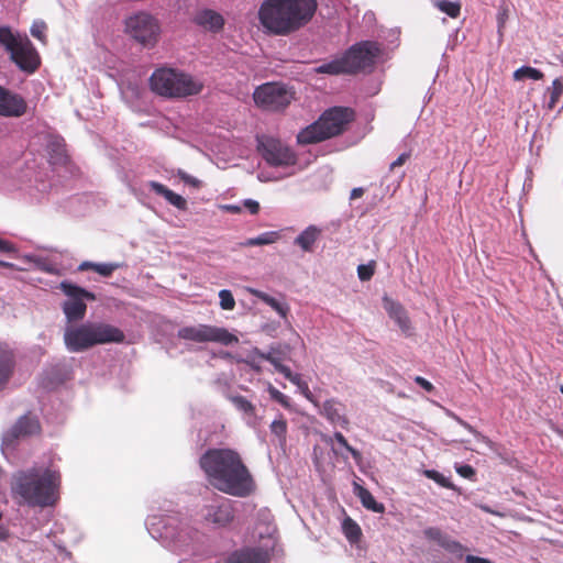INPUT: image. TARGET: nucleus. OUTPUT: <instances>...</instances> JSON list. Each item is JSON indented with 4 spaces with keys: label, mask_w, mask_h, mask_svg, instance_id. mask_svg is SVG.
<instances>
[{
    "label": "nucleus",
    "mask_w": 563,
    "mask_h": 563,
    "mask_svg": "<svg viewBox=\"0 0 563 563\" xmlns=\"http://www.w3.org/2000/svg\"><path fill=\"white\" fill-rule=\"evenodd\" d=\"M14 368V355L7 344L0 343V387L10 378Z\"/></svg>",
    "instance_id": "nucleus-21"
},
{
    "label": "nucleus",
    "mask_w": 563,
    "mask_h": 563,
    "mask_svg": "<svg viewBox=\"0 0 563 563\" xmlns=\"http://www.w3.org/2000/svg\"><path fill=\"white\" fill-rule=\"evenodd\" d=\"M256 357H257V355H254L252 352L251 355H249V357L246 360H244V363L247 364L255 372L260 373V372H262V366L256 361Z\"/></svg>",
    "instance_id": "nucleus-46"
},
{
    "label": "nucleus",
    "mask_w": 563,
    "mask_h": 563,
    "mask_svg": "<svg viewBox=\"0 0 563 563\" xmlns=\"http://www.w3.org/2000/svg\"><path fill=\"white\" fill-rule=\"evenodd\" d=\"M560 391L563 394V386L560 387Z\"/></svg>",
    "instance_id": "nucleus-58"
},
{
    "label": "nucleus",
    "mask_w": 563,
    "mask_h": 563,
    "mask_svg": "<svg viewBox=\"0 0 563 563\" xmlns=\"http://www.w3.org/2000/svg\"><path fill=\"white\" fill-rule=\"evenodd\" d=\"M202 518L206 523L214 528H227L235 518V508L232 500L220 498L206 505L202 509Z\"/></svg>",
    "instance_id": "nucleus-13"
},
{
    "label": "nucleus",
    "mask_w": 563,
    "mask_h": 563,
    "mask_svg": "<svg viewBox=\"0 0 563 563\" xmlns=\"http://www.w3.org/2000/svg\"><path fill=\"white\" fill-rule=\"evenodd\" d=\"M125 32L144 47H153L161 34V27L155 18L140 12L125 21Z\"/></svg>",
    "instance_id": "nucleus-10"
},
{
    "label": "nucleus",
    "mask_w": 563,
    "mask_h": 563,
    "mask_svg": "<svg viewBox=\"0 0 563 563\" xmlns=\"http://www.w3.org/2000/svg\"><path fill=\"white\" fill-rule=\"evenodd\" d=\"M345 407L336 399H328L322 405L321 415L332 424L349 429L350 420L344 413Z\"/></svg>",
    "instance_id": "nucleus-17"
},
{
    "label": "nucleus",
    "mask_w": 563,
    "mask_h": 563,
    "mask_svg": "<svg viewBox=\"0 0 563 563\" xmlns=\"http://www.w3.org/2000/svg\"><path fill=\"white\" fill-rule=\"evenodd\" d=\"M244 207L251 212V214H257L260 211V203L252 199L244 201Z\"/></svg>",
    "instance_id": "nucleus-50"
},
{
    "label": "nucleus",
    "mask_w": 563,
    "mask_h": 563,
    "mask_svg": "<svg viewBox=\"0 0 563 563\" xmlns=\"http://www.w3.org/2000/svg\"><path fill=\"white\" fill-rule=\"evenodd\" d=\"M150 188L157 195L163 196L170 205L179 210L187 209V201L180 195L168 189L165 185L157 181H150Z\"/></svg>",
    "instance_id": "nucleus-22"
},
{
    "label": "nucleus",
    "mask_w": 563,
    "mask_h": 563,
    "mask_svg": "<svg viewBox=\"0 0 563 563\" xmlns=\"http://www.w3.org/2000/svg\"><path fill=\"white\" fill-rule=\"evenodd\" d=\"M59 485L58 472L31 467L13 474L11 493L19 505L44 508L55 504Z\"/></svg>",
    "instance_id": "nucleus-3"
},
{
    "label": "nucleus",
    "mask_w": 563,
    "mask_h": 563,
    "mask_svg": "<svg viewBox=\"0 0 563 563\" xmlns=\"http://www.w3.org/2000/svg\"><path fill=\"white\" fill-rule=\"evenodd\" d=\"M426 538L435 541L441 545H444V534L441 529L437 527H429L423 531Z\"/></svg>",
    "instance_id": "nucleus-42"
},
{
    "label": "nucleus",
    "mask_w": 563,
    "mask_h": 563,
    "mask_svg": "<svg viewBox=\"0 0 563 563\" xmlns=\"http://www.w3.org/2000/svg\"><path fill=\"white\" fill-rule=\"evenodd\" d=\"M225 563H271L266 552L258 549H242L233 552Z\"/></svg>",
    "instance_id": "nucleus-19"
},
{
    "label": "nucleus",
    "mask_w": 563,
    "mask_h": 563,
    "mask_svg": "<svg viewBox=\"0 0 563 563\" xmlns=\"http://www.w3.org/2000/svg\"><path fill=\"white\" fill-rule=\"evenodd\" d=\"M410 157V154L409 153H402L401 155H399V157L394 161L390 166H389V169L390 170H394L396 167H400L402 166Z\"/></svg>",
    "instance_id": "nucleus-49"
},
{
    "label": "nucleus",
    "mask_w": 563,
    "mask_h": 563,
    "mask_svg": "<svg viewBox=\"0 0 563 563\" xmlns=\"http://www.w3.org/2000/svg\"><path fill=\"white\" fill-rule=\"evenodd\" d=\"M544 75L542 71H540L537 68L530 67V66H522L514 71V79L515 80H522L525 78L533 79V80H541L543 79Z\"/></svg>",
    "instance_id": "nucleus-32"
},
{
    "label": "nucleus",
    "mask_w": 563,
    "mask_h": 563,
    "mask_svg": "<svg viewBox=\"0 0 563 563\" xmlns=\"http://www.w3.org/2000/svg\"><path fill=\"white\" fill-rule=\"evenodd\" d=\"M267 391L271 398L282 405L284 408L289 409L291 407L290 399L288 396L284 395L273 385H269Z\"/></svg>",
    "instance_id": "nucleus-38"
},
{
    "label": "nucleus",
    "mask_w": 563,
    "mask_h": 563,
    "mask_svg": "<svg viewBox=\"0 0 563 563\" xmlns=\"http://www.w3.org/2000/svg\"><path fill=\"white\" fill-rule=\"evenodd\" d=\"M40 432L41 424L38 419L36 417L25 415L3 433L2 446L5 449H13L20 440L38 434Z\"/></svg>",
    "instance_id": "nucleus-14"
},
{
    "label": "nucleus",
    "mask_w": 563,
    "mask_h": 563,
    "mask_svg": "<svg viewBox=\"0 0 563 563\" xmlns=\"http://www.w3.org/2000/svg\"><path fill=\"white\" fill-rule=\"evenodd\" d=\"M465 563H492L488 559L468 554L465 558Z\"/></svg>",
    "instance_id": "nucleus-51"
},
{
    "label": "nucleus",
    "mask_w": 563,
    "mask_h": 563,
    "mask_svg": "<svg viewBox=\"0 0 563 563\" xmlns=\"http://www.w3.org/2000/svg\"><path fill=\"white\" fill-rule=\"evenodd\" d=\"M379 54L380 47L378 43L362 41L353 44L341 56L318 66L316 73L328 75H355L366 68L373 67Z\"/></svg>",
    "instance_id": "nucleus-5"
},
{
    "label": "nucleus",
    "mask_w": 563,
    "mask_h": 563,
    "mask_svg": "<svg viewBox=\"0 0 563 563\" xmlns=\"http://www.w3.org/2000/svg\"><path fill=\"white\" fill-rule=\"evenodd\" d=\"M231 402L235 406V408L249 416H255V406L247 400L244 396L236 395L230 397Z\"/></svg>",
    "instance_id": "nucleus-33"
},
{
    "label": "nucleus",
    "mask_w": 563,
    "mask_h": 563,
    "mask_svg": "<svg viewBox=\"0 0 563 563\" xmlns=\"http://www.w3.org/2000/svg\"><path fill=\"white\" fill-rule=\"evenodd\" d=\"M150 85L155 93L166 98L196 96L203 89V82L194 79L191 75L166 67L152 74Z\"/></svg>",
    "instance_id": "nucleus-7"
},
{
    "label": "nucleus",
    "mask_w": 563,
    "mask_h": 563,
    "mask_svg": "<svg viewBox=\"0 0 563 563\" xmlns=\"http://www.w3.org/2000/svg\"><path fill=\"white\" fill-rule=\"evenodd\" d=\"M27 111L25 99L10 90L0 87V115L5 118H20Z\"/></svg>",
    "instance_id": "nucleus-16"
},
{
    "label": "nucleus",
    "mask_w": 563,
    "mask_h": 563,
    "mask_svg": "<svg viewBox=\"0 0 563 563\" xmlns=\"http://www.w3.org/2000/svg\"><path fill=\"white\" fill-rule=\"evenodd\" d=\"M563 95V82L561 79L556 78L552 82V87L550 88V101L549 108L553 109L555 104L559 102L560 98Z\"/></svg>",
    "instance_id": "nucleus-36"
},
{
    "label": "nucleus",
    "mask_w": 563,
    "mask_h": 563,
    "mask_svg": "<svg viewBox=\"0 0 563 563\" xmlns=\"http://www.w3.org/2000/svg\"><path fill=\"white\" fill-rule=\"evenodd\" d=\"M320 234V229L316 225H309L295 239V244L305 252H312L313 244L317 242Z\"/></svg>",
    "instance_id": "nucleus-23"
},
{
    "label": "nucleus",
    "mask_w": 563,
    "mask_h": 563,
    "mask_svg": "<svg viewBox=\"0 0 563 563\" xmlns=\"http://www.w3.org/2000/svg\"><path fill=\"white\" fill-rule=\"evenodd\" d=\"M355 494L366 509L377 514H383L385 511V506L380 503H377L373 494L363 486L356 485Z\"/></svg>",
    "instance_id": "nucleus-25"
},
{
    "label": "nucleus",
    "mask_w": 563,
    "mask_h": 563,
    "mask_svg": "<svg viewBox=\"0 0 563 563\" xmlns=\"http://www.w3.org/2000/svg\"><path fill=\"white\" fill-rule=\"evenodd\" d=\"M199 465L208 482L221 493L245 498L256 490L254 476L233 449H209L201 455Z\"/></svg>",
    "instance_id": "nucleus-1"
},
{
    "label": "nucleus",
    "mask_w": 563,
    "mask_h": 563,
    "mask_svg": "<svg viewBox=\"0 0 563 563\" xmlns=\"http://www.w3.org/2000/svg\"><path fill=\"white\" fill-rule=\"evenodd\" d=\"M375 273V263L362 264L357 267V276L362 282L369 280Z\"/></svg>",
    "instance_id": "nucleus-40"
},
{
    "label": "nucleus",
    "mask_w": 563,
    "mask_h": 563,
    "mask_svg": "<svg viewBox=\"0 0 563 563\" xmlns=\"http://www.w3.org/2000/svg\"><path fill=\"white\" fill-rule=\"evenodd\" d=\"M364 195V189L363 188H354L352 189L351 191V195H350V199L354 200V199H358L361 198L362 196Z\"/></svg>",
    "instance_id": "nucleus-53"
},
{
    "label": "nucleus",
    "mask_w": 563,
    "mask_h": 563,
    "mask_svg": "<svg viewBox=\"0 0 563 563\" xmlns=\"http://www.w3.org/2000/svg\"><path fill=\"white\" fill-rule=\"evenodd\" d=\"M435 7L453 19L457 18L461 13V4L459 2L441 0L435 2Z\"/></svg>",
    "instance_id": "nucleus-35"
},
{
    "label": "nucleus",
    "mask_w": 563,
    "mask_h": 563,
    "mask_svg": "<svg viewBox=\"0 0 563 563\" xmlns=\"http://www.w3.org/2000/svg\"><path fill=\"white\" fill-rule=\"evenodd\" d=\"M292 384H295L301 391V394L310 401H312V395H311V391L309 389V386L307 384V382H305L302 378H301V375L298 374V378L295 379V380H291Z\"/></svg>",
    "instance_id": "nucleus-43"
},
{
    "label": "nucleus",
    "mask_w": 563,
    "mask_h": 563,
    "mask_svg": "<svg viewBox=\"0 0 563 563\" xmlns=\"http://www.w3.org/2000/svg\"><path fill=\"white\" fill-rule=\"evenodd\" d=\"M178 338L197 343L214 342L225 346L239 342L238 336L229 332L225 328L211 324L184 327L178 330Z\"/></svg>",
    "instance_id": "nucleus-11"
},
{
    "label": "nucleus",
    "mask_w": 563,
    "mask_h": 563,
    "mask_svg": "<svg viewBox=\"0 0 563 563\" xmlns=\"http://www.w3.org/2000/svg\"><path fill=\"white\" fill-rule=\"evenodd\" d=\"M342 529L350 542H357L362 536L360 526L351 518L344 519Z\"/></svg>",
    "instance_id": "nucleus-31"
},
{
    "label": "nucleus",
    "mask_w": 563,
    "mask_h": 563,
    "mask_svg": "<svg viewBox=\"0 0 563 563\" xmlns=\"http://www.w3.org/2000/svg\"><path fill=\"white\" fill-rule=\"evenodd\" d=\"M456 473L467 479H474L476 472L473 466L465 464L456 467Z\"/></svg>",
    "instance_id": "nucleus-44"
},
{
    "label": "nucleus",
    "mask_w": 563,
    "mask_h": 563,
    "mask_svg": "<svg viewBox=\"0 0 563 563\" xmlns=\"http://www.w3.org/2000/svg\"><path fill=\"white\" fill-rule=\"evenodd\" d=\"M254 295L264 303L268 305L272 309H274L280 317L286 318L289 312V307L277 300L276 298L269 296L266 292L256 290Z\"/></svg>",
    "instance_id": "nucleus-26"
},
{
    "label": "nucleus",
    "mask_w": 563,
    "mask_h": 563,
    "mask_svg": "<svg viewBox=\"0 0 563 563\" xmlns=\"http://www.w3.org/2000/svg\"><path fill=\"white\" fill-rule=\"evenodd\" d=\"M9 538V530L4 527H0V541H5Z\"/></svg>",
    "instance_id": "nucleus-54"
},
{
    "label": "nucleus",
    "mask_w": 563,
    "mask_h": 563,
    "mask_svg": "<svg viewBox=\"0 0 563 563\" xmlns=\"http://www.w3.org/2000/svg\"><path fill=\"white\" fill-rule=\"evenodd\" d=\"M269 429L272 434H274L277 438L280 445L286 444L288 424L287 420L283 417V415H280L271 423Z\"/></svg>",
    "instance_id": "nucleus-28"
},
{
    "label": "nucleus",
    "mask_w": 563,
    "mask_h": 563,
    "mask_svg": "<svg viewBox=\"0 0 563 563\" xmlns=\"http://www.w3.org/2000/svg\"><path fill=\"white\" fill-rule=\"evenodd\" d=\"M461 423H462V426H463L465 429H467L470 432L476 433V431L474 430V428H473L470 423H467V422H465V421H461Z\"/></svg>",
    "instance_id": "nucleus-55"
},
{
    "label": "nucleus",
    "mask_w": 563,
    "mask_h": 563,
    "mask_svg": "<svg viewBox=\"0 0 563 563\" xmlns=\"http://www.w3.org/2000/svg\"><path fill=\"white\" fill-rule=\"evenodd\" d=\"M317 9V0H264L257 18L265 33L287 36L306 26Z\"/></svg>",
    "instance_id": "nucleus-2"
},
{
    "label": "nucleus",
    "mask_w": 563,
    "mask_h": 563,
    "mask_svg": "<svg viewBox=\"0 0 563 563\" xmlns=\"http://www.w3.org/2000/svg\"><path fill=\"white\" fill-rule=\"evenodd\" d=\"M47 25L44 21H35L31 26V34L43 44L47 42L46 38Z\"/></svg>",
    "instance_id": "nucleus-37"
},
{
    "label": "nucleus",
    "mask_w": 563,
    "mask_h": 563,
    "mask_svg": "<svg viewBox=\"0 0 563 563\" xmlns=\"http://www.w3.org/2000/svg\"><path fill=\"white\" fill-rule=\"evenodd\" d=\"M228 209L232 210L233 212L240 211L239 207H233V206L228 207Z\"/></svg>",
    "instance_id": "nucleus-57"
},
{
    "label": "nucleus",
    "mask_w": 563,
    "mask_h": 563,
    "mask_svg": "<svg viewBox=\"0 0 563 563\" xmlns=\"http://www.w3.org/2000/svg\"><path fill=\"white\" fill-rule=\"evenodd\" d=\"M0 266H3V267H13V264L8 263V262L0 261Z\"/></svg>",
    "instance_id": "nucleus-56"
},
{
    "label": "nucleus",
    "mask_w": 563,
    "mask_h": 563,
    "mask_svg": "<svg viewBox=\"0 0 563 563\" xmlns=\"http://www.w3.org/2000/svg\"><path fill=\"white\" fill-rule=\"evenodd\" d=\"M257 151L269 166L285 167L297 163L296 153L288 145L275 137H257Z\"/></svg>",
    "instance_id": "nucleus-12"
},
{
    "label": "nucleus",
    "mask_w": 563,
    "mask_h": 563,
    "mask_svg": "<svg viewBox=\"0 0 563 563\" xmlns=\"http://www.w3.org/2000/svg\"><path fill=\"white\" fill-rule=\"evenodd\" d=\"M415 382L417 385H419L421 388H423L428 393H431L434 389V386L429 380L423 378L422 376H416Z\"/></svg>",
    "instance_id": "nucleus-47"
},
{
    "label": "nucleus",
    "mask_w": 563,
    "mask_h": 563,
    "mask_svg": "<svg viewBox=\"0 0 563 563\" xmlns=\"http://www.w3.org/2000/svg\"><path fill=\"white\" fill-rule=\"evenodd\" d=\"M124 332L110 323L86 322L67 327L64 332V343L69 352L87 351L96 345L122 343Z\"/></svg>",
    "instance_id": "nucleus-4"
},
{
    "label": "nucleus",
    "mask_w": 563,
    "mask_h": 563,
    "mask_svg": "<svg viewBox=\"0 0 563 563\" xmlns=\"http://www.w3.org/2000/svg\"><path fill=\"white\" fill-rule=\"evenodd\" d=\"M355 112L346 107H332L325 110L317 121L301 129L297 143L310 145L341 135L354 120Z\"/></svg>",
    "instance_id": "nucleus-6"
},
{
    "label": "nucleus",
    "mask_w": 563,
    "mask_h": 563,
    "mask_svg": "<svg viewBox=\"0 0 563 563\" xmlns=\"http://www.w3.org/2000/svg\"><path fill=\"white\" fill-rule=\"evenodd\" d=\"M280 235L278 232L269 231L260 234L256 238L247 239L242 245L244 246H256V245H268L279 240Z\"/></svg>",
    "instance_id": "nucleus-29"
},
{
    "label": "nucleus",
    "mask_w": 563,
    "mask_h": 563,
    "mask_svg": "<svg viewBox=\"0 0 563 563\" xmlns=\"http://www.w3.org/2000/svg\"><path fill=\"white\" fill-rule=\"evenodd\" d=\"M59 289L68 297L62 305L68 322L82 320L87 312L85 300L95 301L97 299L93 292L66 280L59 284Z\"/></svg>",
    "instance_id": "nucleus-9"
},
{
    "label": "nucleus",
    "mask_w": 563,
    "mask_h": 563,
    "mask_svg": "<svg viewBox=\"0 0 563 563\" xmlns=\"http://www.w3.org/2000/svg\"><path fill=\"white\" fill-rule=\"evenodd\" d=\"M195 23L207 31L217 33L223 29L224 19L220 13L206 9L196 14Z\"/></svg>",
    "instance_id": "nucleus-20"
},
{
    "label": "nucleus",
    "mask_w": 563,
    "mask_h": 563,
    "mask_svg": "<svg viewBox=\"0 0 563 563\" xmlns=\"http://www.w3.org/2000/svg\"><path fill=\"white\" fill-rule=\"evenodd\" d=\"M253 354L257 355L258 358L269 362L275 368L280 364V358L275 355V350L272 347L269 352L263 353L257 347L253 350Z\"/></svg>",
    "instance_id": "nucleus-41"
},
{
    "label": "nucleus",
    "mask_w": 563,
    "mask_h": 563,
    "mask_svg": "<svg viewBox=\"0 0 563 563\" xmlns=\"http://www.w3.org/2000/svg\"><path fill=\"white\" fill-rule=\"evenodd\" d=\"M9 54L11 60L29 74L34 73L40 67V55L26 35L22 36Z\"/></svg>",
    "instance_id": "nucleus-15"
},
{
    "label": "nucleus",
    "mask_w": 563,
    "mask_h": 563,
    "mask_svg": "<svg viewBox=\"0 0 563 563\" xmlns=\"http://www.w3.org/2000/svg\"><path fill=\"white\" fill-rule=\"evenodd\" d=\"M423 475L427 478L434 481L437 484H439L440 486H442L444 488L456 490V486L449 478H446L443 474H441L440 472H438L435 470H424Z\"/></svg>",
    "instance_id": "nucleus-34"
},
{
    "label": "nucleus",
    "mask_w": 563,
    "mask_h": 563,
    "mask_svg": "<svg viewBox=\"0 0 563 563\" xmlns=\"http://www.w3.org/2000/svg\"><path fill=\"white\" fill-rule=\"evenodd\" d=\"M122 266V263H92L86 261L78 266V271H93L103 277H110L114 271L121 268Z\"/></svg>",
    "instance_id": "nucleus-24"
},
{
    "label": "nucleus",
    "mask_w": 563,
    "mask_h": 563,
    "mask_svg": "<svg viewBox=\"0 0 563 563\" xmlns=\"http://www.w3.org/2000/svg\"><path fill=\"white\" fill-rule=\"evenodd\" d=\"M336 441L341 446H343L347 452L351 453L352 457L355 460V461H358L361 460L362 455H361V452L356 449H354L353 446H351L347 442V440L345 439V437L341 433V432H334L333 437H324L323 438V441L327 443V444H332L333 441Z\"/></svg>",
    "instance_id": "nucleus-30"
},
{
    "label": "nucleus",
    "mask_w": 563,
    "mask_h": 563,
    "mask_svg": "<svg viewBox=\"0 0 563 563\" xmlns=\"http://www.w3.org/2000/svg\"><path fill=\"white\" fill-rule=\"evenodd\" d=\"M295 99V89L279 81L262 84L253 92L255 106L268 112L285 111Z\"/></svg>",
    "instance_id": "nucleus-8"
},
{
    "label": "nucleus",
    "mask_w": 563,
    "mask_h": 563,
    "mask_svg": "<svg viewBox=\"0 0 563 563\" xmlns=\"http://www.w3.org/2000/svg\"><path fill=\"white\" fill-rule=\"evenodd\" d=\"M15 251L16 250L11 242L0 238V253L9 254V253H14Z\"/></svg>",
    "instance_id": "nucleus-48"
},
{
    "label": "nucleus",
    "mask_w": 563,
    "mask_h": 563,
    "mask_svg": "<svg viewBox=\"0 0 563 563\" xmlns=\"http://www.w3.org/2000/svg\"><path fill=\"white\" fill-rule=\"evenodd\" d=\"M385 308L389 317L397 323L401 332L407 336L411 335V321L404 306L400 305L399 302L387 300Z\"/></svg>",
    "instance_id": "nucleus-18"
},
{
    "label": "nucleus",
    "mask_w": 563,
    "mask_h": 563,
    "mask_svg": "<svg viewBox=\"0 0 563 563\" xmlns=\"http://www.w3.org/2000/svg\"><path fill=\"white\" fill-rule=\"evenodd\" d=\"M220 307L223 310H233L235 307V300L232 292L228 289H222L219 292Z\"/></svg>",
    "instance_id": "nucleus-39"
},
{
    "label": "nucleus",
    "mask_w": 563,
    "mask_h": 563,
    "mask_svg": "<svg viewBox=\"0 0 563 563\" xmlns=\"http://www.w3.org/2000/svg\"><path fill=\"white\" fill-rule=\"evenodd\" d=\"M22 38L20 34L12 32L9 26H0V45L10 53L18 42Z\"/></svg>",
    "instance_id": "nucleus-27"
},
{
    "label": "nucleus",
    "mask_w": 563,
    "mask_h": 563,
    "mask_svg": "<svg viewBox=\"0 0 563 563\" xmlns=\"http://www.w3.org/2000/svg\"><path fill=\"white\" fill-rule=\"evenodd\" d=\"M275 369L277 372H279L280 374H283L285 376V378L288 379L289 382L298 378V373H292L288 366L283 365L282 363L278 364Z\"/></svg>",
    "instance_id": "nucleus-45"
},
{
    "label": "nucleus",
    "mask_w": 563,
    "mask_h": 563,
    "mask_svg": "<svg viewBox=\"0 0 563 563\" xmlns=\"http://www.w3.org/2000/svg\"><path fill=\"white\" fill-rule=\"evenodd\" d=\"M179 175H180V178H181L185 183H187V184H189V185H192V186H195V187H198V186H199V184H200V181H199L198 179H196V178H194V177H191V176H189V175H187V174H185V173H180Z\"/></svg>",
    "instance_id": "nucleus-52"
}]
</instances>
